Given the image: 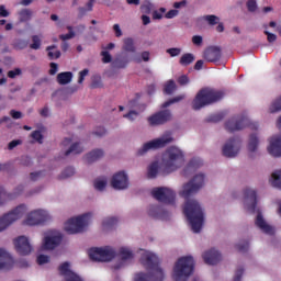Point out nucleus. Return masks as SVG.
I'll list each match as a JSON object with an SVG mask.
<instances>
[{
    "label": "nucleus",
    "instance_id": "4c0bfd02",
    "mask_svg": "<svg viewBox=\"0 0 281 281\" xmlns=\"http://www.w3.org/2000/svg\"><path fill=\"white\" fill-rule=\"evenodd\" d=\"M270 113H279L281 111V97L277 98L269 109Z\"/></svg>",
    "mask_w": 281,
    "mask_h": 281
},
{
    "label": "nucleus",
    "instance_id": "c85d7f7f",
    "mask_svg": "<svg viewBox=\"0 0 281 281\" xmlns=\"http://www.w3.org/2000/svg\"><path fill=\"white\" fill-rule=\"evenodd\" d=\"M85 148L80 146V143L72 144L68 150L65 151V156L69 157V155H80Z\"/></svg>",
    "mask_w": 281,
    "mask_h": 281
},
{
    "label": "nucleus",
    "instance_id": "7ed1b4c3",
    "mask_svg": "<svg viewBox=\"0 0 281 281\" xmlns=\"http://www.w3.org/2000/svg\"><path fill=\"white\" fill-rule=\"evenodd\" d=\"M222 98H225V93L223 91H216L210 88L201 89L192 101V109L193 111H201L203 106L214 104V102H220Z\"/></svg>",
    "mask_w": 281,
    "mask_h": 281
},
{
    "label": "nucleus",
    "instance_id": "473e14b6",
    "mask_svg": "<svg viewBox=\"0 0 281 281\" xmlns=\"http://www.w3.org/2000/svg\"><path fill=\"white\" fill-rule=\"evenodd\" d=\"M175 91H177V83H175V80L167 81L164 88V93H166V95H172Z\"/></svg>",
    "mask_w": 281,
    "mask_h": 281
},
{
    "label": "nucleus",
    "instance_id": "4be33fe9",
    "mask_svg": "<svg viewBox=\"0 0 281 281\" xmlns=\"http://www.w3.org/2000/svg\"><path fill=\"white\" fill-rule=\"evenodd\" d=\"M202 258L205 265H218L223 257L221 256V252H218V250L212 248L211 250L205 251Z\"/></svg>",
    "mask_w": 281,
    "mask_h": 281
},
{
    "label": "nucleus",
    "instance_id": "1a4fd4ad",
    "mask_svg": "<svg viewBox=\"0 0 281 281\" xmlns=\"http://www.w3.org/2000/svg\"><path fill=\"white\" fill-rule=\"evenodd\" d=\"M25 212H27V206H25V204H21L16 206L13 211L0 217V232L8 229V227H10V225H12V223H14L15 221H19V218H23Z\"/></svg>",
    "mask_w": 281,
    "mask_h": 281
},
{
    "label": "nucleus",
    "instance_id": "2eb2a0df",
    "mask_svg": "<svg viewBox=\"0 0 281 281\" xmlns=\"http://www.w3.org/2000/svg\"><path fill=\"white\" fill-rule=\"evenodd\" d=\"M222 153L224 157H236L240 153V140L237 138H231L223 146Z\"/></svg>",
    "mask_w": 281,
    "mask_h": 281
},
{
    "label": "nucleus",
    "instance_id": "37998d69",
    "mask_svg": "<svg viewBox=\"0 0 281 281\" xmlns=\"http://www.w3.org/2000/svg\"><path fill=\"white\" fill-rule=\"evenodd\" d=\"M94 188L95 190H99V192H102L106 188V179H95L94 180Z\"/></svg>",
    "mask_w": 281,
    "mask_h": 281
},
{
    "label": "nucleus",
    "instance_id": "e433bc0d",
    "mask_svg": "<svg viewBox=\"0 0 281 281\" xmlns=\"http://www.w3.org/2000/svg\"><path fill=\"white\" fill-rule=\"evenodd\" d=\"M20 21L21 23H26V21H30L32 19V10L30 9H24L22 11H20Z\"/></svg>",
    "mask_w": 281,
    "mask_h": 281
},
{
    "label": "nucleus",
    "instance_id": "052dcab7",
    "mask_svg": "<svg viewBox=\"0 0 281 281\" xmlns=\"http://www.w3.org/2000/svg\"><path fill=\"white\" fill-rule=\"evenodd\" d=\"M245 273L244 268H238L235 272V277L233 281H240L243 279V274Z\"/></svg>",
    "mask_w": 281,
    "mask_h": 281
},
{
    "label": "nucleus",
    "instance_id": "423d86ee",
    "mask_svg": "<svg viewBox=\"0 0 281 281\" xmlns=\"http://www.w3.org/2000/svg\"><path fill=\"white\" fill-rule=\"evenodd\" d=\"M251 128L252 131H258V123H251L247 115L241 114L233 116L225 123V128L228 133H236V131H243V128Z\"/></svg>",
    "mask_w": 281,
    "mask_h": 281
},
{
    "label": "nucleus",
    "instance_id": "f257e3e1",
    "mask_svg": "<svg viewBox=\"0 0 281 281\" xmlns=\"http://www.w3.org/2000/svg\"><path fill=\"white\" fill-rule=\"evenodd\" d=\"M142 265L148 271V273L138 272L135 274L134 281H164L166 274H164V270L160 265L159 257L153 252H146L140 258Z\"/></svg>",
    "mask_w": 281,
    "mask_h": 281
},
{
    "label": "nucleus",
    "instance_id": "49530a36",
    "mask_svg": "<svg viewBox=\"0 0 281 281\" xmlns=\"http://www.w3.org/2000/svg\"><path fill=\"white\" fill-rule=\"evenodd\" d=\"M204 21H206L209 25H218V21H221V19L216 15H205Z\"/></svg>",
    "mask_w": 281,
    "mask_h": 281
},
{
    "label": "nucleus",
    "instance_id": "69168bd1",
    "mask_svg": "<svg viewBox=\"0 0 281 281\" xmlns=\"http://www.w3.org/2000/svg\"><path fill=\"white\" fill-rule=\"evenodd\" d=\"M10 115L13 120H21V117H23V113H21V111H16V110H11Z\"/></svg>",
    "mask_w": 281,
    "mask_h": 281
},
{
    "label": "nucleus",
    "instance_id": "c756f323",
    "mask_svg": "<svg viewBox=\"0 0 281 281\" xmlns=\"http://www.w3.org/2000/svg\"><path fill=\"white\" fill-rule=\"evenodd\" d=\"M258 136L256 134H251L248 142V150L249 153H256L258 150Z\"/></svg>",
    "mask_w": 281,
    "mask_h": 281
},
{
    "label": "nucleus",
    "instance_id": "20e7f679",
    "mask_svg": "<svg viewBox=\"0 0 281 281\" xmlns=\"http://www.w3.org/2000/svg\"><path fill=\"white\" fill-rule=\"evenodd\" d=\"M183 165V151L177 147H170L162 157V173L170 175Z\"/></svg>",
    "mask_w": 281,
    "mask_h": 281
},
{
    "label": "nucleus",
    "instance_id": "9d476101",
    "mask_svg": "<svg viewBox=\"0 0 281 281\" xmlns=\"http://www.w3.org/2000/svg\"><path fill=\"white\" fill-rule=\"evenodd\" d=\"M203 186H205V175H195L193 179L183 186L180 196H183V199H190V196H192V194H196Z\"/></svg>",
    "mask_w": 281,
    "mask_h": 281
},
{
    "label": "nucleus",
    "instance_id": "09e8293b",
    "mask_svg": "<svg viewBox=\"0 0 281 281\" xmlns=\"http://www.w3.org/2000/svg\"><path fill=\"white\" fill-rule=\"evenodd\" d=\"M246 5L248 12H256V10H258V3L256 2V0H248L246 2Z\"/></svg>",
    "mask_w": 281,
    "mask_h": 281
},
{
    "label": "nucleus",
    "instance_id": "a19ab883",
    "mask_svg": "<svg viewBox=\"0 0 281 281\" xmlns=\"http://www.w3.org/2000/svg\"><path fill=\"white\" fill-rule=\"evenodd\" d=\"M52 49H56V45H52L46 47V52H48V58L50 60H54V58H59L60 57V50H56L55 53L52 52Z\"/></svg>",
    "mask_w": 281,
    "mask_h": 281
},
{
    "label": "nucleus",
    "instance_id": "bb28decb",
    "mask_svg": "<svg viewBox=\"0 0 281 281\" xmlns=\"http://www.w3.org/2000/svg\"><path fill=\"white\" fill-rule=\"evenodd\" d=\"M74 78V74L71 71L60 72L57 75L58 85H69Z\"/></svg>",
    "mask_w": 281,
    "mask_h": 281
},
{
    "label": "nucleus",
    "instance_id": "72a5a7b5",
    "mask_svg": "<svg viewBox=\"0 0 281 281\" xmlns=\"http://www.w3.org/2000/svg\"><path fill=\"white\" fill-rule=\"evenodd\" d=\"M194 60V55L192 53H186L180 58V65L183 67H188V65H192V61Z\"/></svg>",
    "mask_w": 281,
    "mask_h": 281
},
{
    "label": "nucleus",
    "instance_id": "5fc2aeb1",
    "mask_svg": "<svg viewBox=\"0 0 281 281\" xmlns=\"http://www.w3.org/2000/svg\"><path fill=\"white\" fill-rule=\"evenodd\" d=\"M22 144H23V140H21V139L11 140V142L8 144V149H9V150H14V148H16V146H21Z\"/></svg>",
    "mask_w": 281,
    "mask_h": 281
},
{
    "label": "nucleus",
    "instance_id": "6ab92c4d",
    "mask_svg": "<svg viewBox=\"0 0 281 281\" xmlns=\"http://www.w3.org/2000/svg\"><path fill=\"white\" fill-rule=\"evenodd\" d=\"M222 50L218 46H210L204 50L203 58L206 63H218L221 60Z\"/></svg>",
    "mask_w": 281,
    "mask_h": 281
},
{
    "label": "nucleus",
    "instance_id": "a878e982",
    "mask_svg": "<svg viewBox=\"0 0 281 281\" xmlns=\"http://www.w3.org/2000/svg\"><path fill=\"white\" fill-rule=\"evenodd\" d=\"M103 157H104V150L93 149L92 151L86 155L85 159L87 164H93L98 161V159H102Z\"/></svg>",
    "mask_w": 281,
    "mask_h": 281
},
{
    "label": "nucleus",
    "instance_id": "39448f33",
    "mask_svg": "<svg viewBox=\"0 0 281 281\" xmlns=\"http://www.w3.org/2000/svg\"><path fill=\"white\" fill-rule=\"evenodd\" d=\"M192 273H194V258L192 256L179 258L173 267V280L188 281Z\"/></svg>",
    "mask_w": 281,
    "mask_h": 281
},
{
    "label": "nucleus",
    "instance_id": "393cba45",
    "mask_svg": "<svg viewBox=\"0 0 281 281\" xmlns=\"http://www.w3.org/2000/svg\"><path fill=\"white\" fill-rule=\"evenodd\" d=\"M60 243H63V234H57L55 236H46L44 238L43 247L44 249L52 250L56 249V247H58Z\"/></svg>",
    "mask_w": 281,
    "mask_h": 281
},
{
    "label": "nucleus",
    "instance_id": "f3484780",
    "mask_svg": "<svg viewBox=\"0 0 281 281\" xmlns=\"http://www.w3.org/2000/svg\"><path fill=\"white\" fill-rule=\"evenodd\" d=\"M171 119L172 113L170 112V110H162L149 116L148 122L150 126H159L161 124H166V122H170Z\"/></svg>",
    "mask_w": 281,
    "mask_h": 281
},
{
    "label": "nucleus",
    "instance_id": "bf43d9fd",
    "mask_svg": "<svg viewBox=\"0 0 281 281\" xmlns=\"http://www.w3.org/2000/svg\"><path fill=\"white\" fill-rule=\"evenodd\" d=\"M175 16H179V10L171 9L165 14V19H175Z\"/></svg>",
    "mask_w": 281,
    "mask_h": 281
},
{
    "label": "nucleus",
    "instance_id": "8fccbe9b",
    "mask_svg": "<svg viewBox=\"0 0 281 281\" xmlns=\"http://www.w3.org/2000/svg\"><path fill=\"white\" fill-rule=\"evenodd\" d=\"M113 225H117L116 217H108L103 221V227H113Z\"/></svg>",
    "mask_w": 281,
    "mask_h": 281
},
{
    "label": "nucleus",
    "instance_id": "338daca9",
    "mask_svg": "<svg viewBox=\"0 0 281 281\" xmlns=\"http://www.w3.org/2000/svg\"><path fill=\"white\" fill-rule=\"evenodd\" d=\"M16 76H21V69L20 68H15L13 70L8 71V77L9 78H16Z\"/></svg>",
    "mask_w": 281,
    "mask_h": 281
},
{
    "label": "nucleus",
    "instance_id": "c9c22d12",
    "mask_svg": "<svg viewBox=\"0 0 281 281\" xmlns=\"http://www.w3.org/2000/svg\"><path fill=\"white\" fill-rule=\"evenodd\" d=\"M181 100H186V94H180L172 99H169L168 101L162 103L161 109H168V106L176 104V102H181Z\"/></svg>",
    "mask_w": 281,
    "mask_h": 281
},
{
    "label": "nucleus",
    "instance_id": "c03bdc74",
    "mask_svg": "<svg viewBox=\"0 0 281 281\" xmlns=\"http://www.w3.org/2000/svg\"><path fill=\"white\" fill-rule=\"evenodd\" d=\"M41 37L38 35H33L32 36V44L30 45L31 49H41Z\"/></svg>",
    "mask_w": 281,
    "mask_h": 281
},
{
    "label": "nucleus",
    "instance_id": "2f4dec72",
    "mask_svg": "<svg viewBox=\"0 0 281 281\" xmlns=\"http://www.w3.org/2000/svg\"><path fill=\"white\" fill-rule=\"evenodd\" d=\"M270 181L273 188H279V190H281V170L274 171L271 175Z\"/></svg>",
    "mask_w": 281,
    "mask_h": 281
},
{
    "label": "nucleus",
    "instance_id": "b1692460",
    "mask_svg": "<svg viewBox=\"0 0 281 281\" xmlns=\"http://www.w3.org/2000/svg\"><path fill=\"white\" fill-rule=\"evenodd\" d=\"M268 153L272 155V157H281V135L272 136L270 138Z\"/></svg>",
    "mask_w": 281,
    "mask_h": 281
},
{
    "label": "nucleus",
    "instance_id": "f704fd0d",
    "mask_svg": "<svg viewBox=\"0 0 281 281\" xmlns=\"http://www.w3.org/2000/svg\"><path fill=\"white\" fill-rule=\"evenodd\" d=\"M225 112H218L215 114H211L207 119L206 122H213L214 124H217V122H223L225 120Z\"/></svg>",
    "mask_w": 281,
    "mask_h": 281
},
{
    "label": "nucleus",
    "instance_id": "ddd939ff",
    "mask_svg": "<svg viewBox=\"0 0 281 281\" xmlns=\"http://www.w3.org/2000/svg\"><path fill=\"white\" fill-rule=\"evenodd\" d=\"M46 221H49V213L45 210H36L31 212L26 220L24 221V225H43V223H46Z\"/></svg>",
    "mask_w": 281,
    "mask_h": 281
},
{
    "label": "nucleus",
    "instance_id": "79ce46f5",
    "mask_svg": "<svg viewBox=\"0 0 281 281\" xmlns=\"http://www.w3.org/2000/svg\"><path fill=\"white\" fill-rule=\"evenodd\" d=\"M120 256L122 260H131L133 258V251H131L128 248H121L120 249Z\"/></svg>",
    "mask_w": 281,
    "mask_h": 281
},
{
    "label": "nucleus",
    "instance_id": "603ef678",
    "mask_svg": "<svg viewBox=\"0 0 281 281\" xmlns=\"http://www.w3.org/2000/svg\"><path fill=\"white\" fill-rule=\"evenodd\" d=\"M201 166V160L193 158L189 161L187 170H192V168H199Z\"/></svg>",
    "mask_w": 281,
    "mask_h": 281
},
{
    "label": "nucleus",
    "instance_id": "ea45409f",
    "mask_svg": "<svg viewBox=\"0 0 281 281\" xmlns=\"http://www.w3.org/2000/svg\"><path fill=\"white\" fill-rule=\"evenodd\" d=\"M75 175L76 169H74V167H67L59 176V179H69V177H74Z\"/></svg>",
    "mask_w": 281,
    "mask_h": 281
},
{
    "label": "nucleus",
    "instance_id": "4468645a",
    "mask_svg": "<svg viewBox=\"0 0 281 281\" xmlns=\"http://www.w3.org/2000/svg\"><path fill=\"white\" fill-rule=\"evenodd\" d=\"M244 201L250 214H256V207L258 205V192L251 188H246L244 190Z\"/></svg>",
    "mask_w": 281,
    "mask_h": 281
},
{
    "label": "nucleus",
    "instance_id": "f03ea898",
    "mask_svg": "<svg viewBox=\"0 0 281 281\" xmlns=\"http://www.w3.org/2000/svg\"><path fill=\"white\" fill-rule=\"evenodd\" d=\"M183 214L189 221L192 232L194 234H200L201 229H203V221H205L201 204H199L196 200H187L183 207Z\"/></svg>",
    "mask_w": 281,
    "mask_h": 281
},
{
    "label": "nucleus",
    "instance_id": "f8f14e48",
    "mask_svg": "<svg viewBox=\"0 0 281 281\" xmlns=\"http://www.w3.org/2000/svg\"><path fill=\"white\" fill-rule=\"evenodd\" d=\"M172 143V137L171 136H162L160 138H156L154 140H150L148 143H145L143 145V148L138 149L137 155H146L148 150H156V148H166L168 144Z\"/></svg>",
    "mask_w": 281,
    "mask_h": 281
},
{
    "label": "nucleus",
    "instance_id": "9b49d317",
    "mask_svg": "<svg viewBox=\"0 0 281 281\" xmlns=\"http://www.w3.org/2000/svg\"><path fill=\"white\" fill-rule=\"evenodd\" d=\"M151 195L159 203H164L165 205H175L177 199V194L171 189L166 187H158L151 190Z\"/></svg>",
    "mask_w": 281,
    "mask_h": 281
},
{
    "label": "nucleus",
    "instance_id": "412c9836",
    "mask_svg": "<svg viewBox=\"0 0 281 281\" xmlns=\"http://www.w3.org/2000/svg\"><path fill=\"white\" fill-rule=\"evenodd\" d=\"M14 267V259L12 256L5 251V249L0 248V270H10Z\"/></svg>",
    "mask_w": 281,
    "mask_h": 281
},
{
    "label": "nucleus",
    "instance_id": "774afa93",
    "mask_svg": "<svg viewBox=\"0 0 281 281\" xmlns=\"http://www.w3.org/2000/svg\"><path fill=\"white\" fill-rule=\"evenodd\" d=\"M193 45H203V37L201 35H194L192 37Z\"/></svg>",
    "mask_w": 281,
    "mask_h": 281
},
{
    "label": "nucleus",
    "instance_id": "864d4df0",
    "mask_svg": "<svg viewBox=\"0 0 281 281\" xmlns=\"http://www.w3.org/2000/svg\"><path fill=\"white\" fill-rule=\"evenodd\" d=\"M139 113L137 111H130L127 114H124L123 117L130 120V122H135V119L138 117Z\"/></svg>",
    "mask_w": 281,
    "mask_h": 281
},
{
    "label": "nucleus",
    "instance_id": "aec40b11",
    "mask_svg": "<svg viewBox=\"0 0 281 281\" xmlns=\"http://www.w3.org/2000/svg\"><path fill=\"white\" fill-rule=\"evenodd\" d=\"M59 273L64 276L66 281H82V278L69 269V262H64L59 266Z\"/></svg>",
    "mask_w": 281,
    "mask_h": 281
},
{
    "label": "nucleus",
    "instance_id": "5701e85b",
    "mask_svg": "<svg viewBox=\"0 0 281 281\" xmlns=\"http://www.w3.org/2000/svg\"><path fill=\"white\" fill-rule=\"evenodd\" d=\"M255 225H257V227H259L263 234H268L269 236H273V234H276V229H273L271 225L267 224L260 211H258Z\"/></svg>",
    "mask_w": 281,
    "mask_h": 281
},
{
    "label": "nucleus",
    "instance_id": "6e6552de",
    "mask_svg": "<svg viewBox=\"0 0 281 281\" xmlns=\"http://www.w3.org/2000/svg\"><path fill=\"white\" fill-rule=\"evenodd\" d=\"M88 256L93 262H111V260L115 258V250L111 246L90 248Z\"/></svg>",
    "mask_w": 281,
    "mask_h": 281
},
{
    "label": "nucleus",
    "instance_id": "0e129e2a",
    "mask_svg": "<svg viewBox=\"0 0 281 281\" xmlns=\"http://www.w3.org/2000/svg\"><path fill=\"white\" fill-rule=\"evenodd\" d=\"M93 135L97 137H104V135H106V130L104 127H97V130L93 132Z\"/></svg>",
    "mask_w": 281,
    "mask_h": 281
},
{
    "label": "nucleus",
    "instance_id": "13d9d810",
    "mask_svg": "<svg viewBox=\"0 0 281 281\" xmlns=\"http://www.w3.org/2000/svg\"><path fill=\"white\" fill-rule=\"evenodd\" d=\"M47 262H49V256L47 255L37 256V265H47Z\"/></svg>",
    "mask_w": 281,
    "mask_h": 281
},
{
    "label": "nucleus",
    "instance_id": "3c124183",
    "mask_svg": "<svg viewBox=\"0 0 281 281\" xmlns=\"http://www.w3.org/2000/svg\"><path fill=\"white\" fill-rule=\"evenodd\" d=\"M101 56H102V63H104L105 65H108L109 63H111V60H113V57L108 50H102Z\"/></svg>",
    "mask_w": 281,
    "mask_h": 281
},
{
    "label": "nucleus",
    "instance_id": "7c9ffc66",
    "mask_svg": "<svg viewBox=\"0 0 281 281\" xmlns=\"http://www.w3.org/2000/svg\"><path fill=\"white\" fill-rule=\"evenodd\" d=\"M123 49L124 52H130L131 54H135L136 52L135 41H133V38L131 37L125 38L123 44Z\"/></svg>",
    "mask_w": 281,
    "mask_h": 281
},
{
    "label": "nucleus",
    "instance_id": "a211bd4d",
    "mask_svg": "<svg viewBox=\"0 0 281 281\" xmlns=\"http://www.w3.org/2000/svg\"><path fill=\"white\" fill-rule=\"evenodd\" d=\"M111 186L114 190H126L128 188V175L124 171L116 172L112 177Z\"/></svg>",
    "mask_w": 281,
    "mask_h": 281
},
{
    "label": "nucleus",
    "instance_id": "a18cd8bd",
    "mask_svg": "<svg viewBox=\"0 0 281 281\" xmlns=\"http://www.w3.org/2000/svg\"><path fill=\"white\" fill-rule=\"evenodd\" d=\"M236 249L240 254H245L246 251L249 250V241L247 240L240 241L239 244L236 245Z\"/></svg>",
    "mask_w": 281,
    "mask_h": 281
},
{
    "label": "nucleus",
    "instance_id": "0eeeda50",
    "mask_svg": "<svg viewBox=\"0 0 281 281\" xmlns=\"http://www.w3.org/2000/svg\"><path fill=\"white\" fill-rule=\"evenodd\" d=\"M90 220L91 213L72 217L65 223L64 229L67 234H81V232H85V227L89 225Z\"/></svg>",
    "mask_w": 281,
    "mask_h": 281
},
{
    "label": "nucleus",
    "instance_id": "de8ad7c7",
    "mask_svg": "<svg viewBox=\"0 0 281 281\" xmlns=\"http://www.w3.org/2000/svg\"><path fill=\"white\" fill-rule=\"evenodd\" d=\"M31 137L37 142V144H43V133H41V131H33Z\"/></svg>",
    "mask_w": 281,
    "mask_h": 281
},
{
    "label": "nucleus",
    "instance_id": "dca6fc26",
    "mask_svg": "<svg viewBox=\"0 0 281 281\" xmlns=\"http://www.w3.org/2000/svg\"><path fill=\"white\" fill-rule=\"evenodd\" d=\"M14 247L16 252L20 256H30L32 254V245L30 244V239L25 236H20L14 239Z\"/></svg>",
    "mask_w": 281,
    "mask_h": 281
},
{
    "label": "nucleus",
    "instance_id": "4d7b16f0",
    "mask_svg": "<svg viewBox=\"0 0 281 281\" xmlns=\"http://www.w3.org/2000/svg\"><path fill=\"white\" fill-rule=\"evenodd\" d=\"M167 54H169L171 58H175L176 56H179L181 54V48H177V47L168 48Z\"/></svg>",
    "mask_w": 281,
    "mask_h": 281
},
{
    "label": "nucleus",
    "instance_id": "cd10ccee",
    "mask_svg": "<svg viewBox=\"0 0 281 281\" xmlns=\"http://www.w3.org/2000/svg\"><path fill=\"white\" fill-rule=\"evenodd\" d=\"M159 175V162L154 161L147 168V177L148 179H155Z\"/></svg>",
    "mask_w": 281,
    "mask_h": 281
},
{
    "label": "nucleus",
    "instance_id": "58836bf2",
    "mask_svg": "<svg viewBox=\"0 0 281 281\" xmlns=\"http://www.w3.org/2000/svg\"><path fill=\"white\" fill-rule=\"evenodd\" d=\"M12 47L18 50L25 49V47H27V41L21 38L15 40L12 43Z\"/></svg>",
    "mask_w": 281,
    "mask_h": 281
},
{
    "label": "nucleus",
    "instance_id": "680f3d73",
    "mask_svg": "<svg viewBox=\"0 0 281 281\" xmlns=\"http://www.w3.org/2000/svg\"><path fill=\"white\" fill-rule=\"evenodd\" d=\"M86 76H89V69H83L79 72V79H78L79 85H82V82H85Z\"/></svg>",
    "mask_w": 281,
    "mask_h": 281
},
{
    "label": "nucleus",
    "instance_id": "e2e57ef3",
    "mask_svg": "<svg viewBox=\"0 0 281 281\" xmlns=\"http://www.w3.org/2000/svg\"><path fill=\"white\" fill-rule=\"evenodd\" d=\"M190 82V78H188V76L182 75L178 78V83L183 87L186 85H188Z\"/></svg>",
    "mask_w": 281,
    "mask_h": 281
},
{
    "label": "nucleus",
    "instance_id": "6e6d98bb",
    "mask_svg": "<svg viewBox=\"0 0 281 281\" xmlns=\"http://www.w3.org/2000/svg\"><path fill=\"white\" fill-rule=\"evenodd\" d=\"M76 36V33L74 31H70L67 34L59 35V40L65 43V41H70V38H74Z\"/></svg>",
    "mask_w": 281,
    "mask_h": 281
}]
</instances>
